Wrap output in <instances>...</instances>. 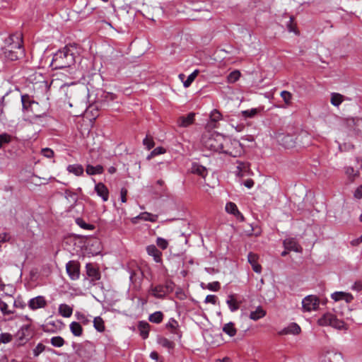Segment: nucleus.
I'll list each match as a JSON object with an SVG mask.
<instances>
[{
	"label": "nucleus",
	"instance_id": "obj_64",
	"mask_svg": "<svg viewBox=\"0 0 362 362\" xmlns=\"http://www.w3.org/2000/svg\"><path fill=\"white\" fill-rule=\"evenodd\" d=\"M150 357L152 358V359H155V360H157L158 358V354L157 352L156 351H152L150 354Z\"/></svg>",
	"mask_w": 362,
	"mask_h": 362
},
{
	"label": "nucleus",
	"instance_id": "obj_40",
	"mask_svg": "<svg viewBox=\"0 0 362 362\" xmlns=\"http://www.w3.org/2000/svg\"><path fill=\"white\" fill-rule=\"evenodd\" d=\"M50 343L54 347H62L64 346L65 341L62 337L57 336L51 338Z\"/></svg>",
	"mask_w": 362,
	"mask_h": 362
},
{
	"label": "nucleus",
	"instance_id": "obj_19",
	"mask_svg": "<svg viewBox=\"0 0 362 362\" xmlns=\"http://www.w3.org/2000/svg\"><path fill=\"white\" fill-rule=\"evenodd\" d=\"M300 326L295 323H291L288 327H285L280 332L281 334H298L300 332Z\"/></svg>",
	"mask_w": 362,
	"mask_h": 362
},
{
	"label": "nucleus",
	"instance_id": "obj_26",
	"mask_svg": "<svg viewBox=\"0 0 362 362\" xmlns=\"http://www.w3.org/2000/svg\"><path fill=\"white\" fill-rule=\"evenodd\" d=\"M66 170L69 173H72L76 176L82 175L84 171L83 166L79 164L69 165Z\"/></svg>",
	"mask_w": 362,
	"mask_h": 362
},
{
	"label": "nucleus",
	"instance_id": "obj_56",
	"mask_svg": "<svg viewBox=\"0 0 362 362\" xmlns=\"http://www.w3.org/2000/svg\"><path fill=\"white\" fill-rule=\"evenodd\" d=\"M217 302V297L215 295H208L205 298V303L215 305Z\"/></svg>",
	"mask_w": 362,
	"mask_h": 362
},
{
	"label": "nucleus",
	"instance_id": "obj_48",
	"mask_svg": "<svg viewBox=\"0 0 362 362\" xmlns=\"http://www.w3.org/2000/svg\"><path fill=\"white\" fill-rule=\"evenodd\" d=\"M41 155L47 158H52L54 156V152L49 148H43L41 149Z\"/></svg>",
	"mask_w": 362,
	"mask_h": 362
},
{
	"label": "nucleus",
	"instance_id": "obj_27",
	"mask_svg": "<svg viewBox=\"0 0 362 362\" xmlns=\"http://www.w3.org/2000/svg\"><path fill=\"white\" fill-rule=\"evenodd\" d=\"M192 172L204 177L207 174V170L205 167L198 164L193 163L192 166Z\"/></svg>",
	"mask_w": 362,
	"mask_h": 362
},
{
	"label": "nucleus",
	"instance_id": "obj_50",
	"mask_svg": "<svg viewBox=\"0 0 362 362\" xmlns=\"http://www.w3.org/2000/svg\"><path fill=\"white\" fill-rule=\"evenodd\" d=\"M156 244L162 250H165L168 246V242L163 238H158Z\"/></svg>",
	"mask_w": 362,
	"mask_h": 362
},
{
	"label": "nucleus",
	"instance_id": "obj_34",
	"mask_svg": "<svg viewBox=\"0 0 362 362\" xmlns=\"http://www.w3.org/2000/svg\"><path fill=\"white\" fill-rule=\"evenodd\" d=\"M163 313L160 311H156L151 314L148 317V320L151 322L159 324L163 321Z\"/></svg>",
	"mask_w": 362,
	"mask_h": 362
},
{
	"label": "nucleus",
	"instance_id": "obj_63",
	"mask_svg": "<svg viewBox=\"0 0 362 362\" xmlns=\"http://www.w3.org/2000/svg\"><path fill=\"white\" fill-rule=\"evenodd\" d=\"M8 305L6 303H3L1 305V310L4 314H8L10 313V311L7 310Z\"/></svg>",
	"mask_w": 362,
	"mask_h": 362
},
{
	"label": "nucleus",
	"instance_id": "obj_12",
	"mask_svg": "<svg viewBox=\"0 0 362 362\" xmlns=\"http://www.w3.org/2000/svg\"><path fill=\"white\" fill-rule=\"evenodd\" d=\"M95 191L98 196L101 197L103 202H107L109 199V190L103 182H98L95 185Z\"/></svg>",
	"mask_w": 362,
	"mask_h": 362
},
{
	"label": "nucleus",
	"instance_id": "obj_29",
	"mask_svg": "<svg viewBox=\"0 0 362 362\" xmlns=\"http://www.w3.org/2000/svg\"><path fill=\"white\" fill-rule=\"evenodd\" d=\"M223 332L230 337H234L237 333V329L235 327L234 323L230 322L224 325Z\"/></svg>",
	"mask_w": 362,
	"mask_h": 362
},
{
	"label": "nucleus",
	"instance_id": "obj_6",
	"mask_svg": "<svg viewBox=\"0 0 362 362\" xmlns=\"http://www.w3.org/2000/svg\"><path fill=\"white\" fill-rule=\"evenodd\" d=\"M76 354L83 358H88L91 355L93 345L91 342L86 341L83 344H73Z\"/></svg>",
	"mask_w": 362,
	"mask_h": 362
},
{
	"label": "nucleus",
	"instance_id": "obj_41",
	"mask_svg": "<svg viewBox=\"0 0 362 362\" xmlns=\"http://www.w3.org/2000/svg\"><path fill=\"white\" fill-rule=\"evenodd\" d=\"M12 140V136L7 134L3 133L0 134V148H1L5 144H9Z\"/></svg>",
	"mask_w": 362,
	"mask_h": 362
},
{
	"label": "nucleus",
	"instance_id": "obj_42",
	"mask_svg": "<svg viewBox=\"0 0 362 362\" xmlns=\"http://www.w3.org/2000/svg\"><path fill=\"white\" fill-rule=\"evenodd\" d=\"M259 112V110L257 108H252L250 110H246L241 112V115L245 118H252L254 117Z\"/></svg>",
	"mask_w": 362,
	"mask_h": 362
},
{
	"label": "nucleus",
	"instance_id": "obj_25",
	"mask_svg": "<svg viewBox=\"0 0 362 362\" xmlns=\"http://www.w3.org/2000/svg\"><path fill=\"white\" fill-rule=\"evenodd\" d=\"M104 168L101 165H97L95 166L91 165H87L86 172L89 175H100L103 173Z\"/></svg>",
	"mask_w": 362,
	"mask_h": 362
},
{
	"label": "nucleus",
	"instance_id": "obj_37",
	"mask_svg": "<svg viewBox=\"0 0 362 362\" xmlns=\"http://www.w3.org/2000/svg\"><path fill=\"white\" fill-rule=\"evenodd\" d=\"M158 344L169 350L173 349L175 346L174 342L170 341L165 337H160L158 339Z\"/></svg>",
	"mask_w": 362,
	"mask_h": 362
},
{
	"label": "nucleus",
	"instance_id": "obj_8",
	"mask_svg": "<svg viewBox=\"0 0 362 362\" xmlns=\"http://www.w3.org/2000/svg\"><path fill=\"white\" fill-rule=\"evenodd\" d=\"M66 270L71 280H77L80 276V266L77 262L69 261L66 264Z\"/></svg>",
	"mask_w": 362,
	"mask_h": 362
},
{
	"label": "nucleus",
	"instance_id": "obj_7",
	"mask_svg": "<svg viewBox=\"0 0 362 362\" xmlns=\"http://www.w3.org/2000/svg\"><path fill=\"white\" fill-rule=\"evenodd\" d=\"M302 306L303 310L306 312L316 310L319 306V300L315 296H308L303 299Z\"/></svg>",
	"mask_w": 362,
	"mask_h": 362
},
{
	"label": "nucleus",
	"instance_id": "obj_35",
	"mask_svg": "<svg viewBox=\"0 0 362 362\" xmlns=\"http://www.w3.org/2000/svg\"><path fill=\"white\" fill-rule=\"evenodd\" d=\"M281 144L287 148H292L294 146V141L291 136L285 135L281 139Z\"/></svg>",
	"mask_w": 362,
	"mask_h": 362
},
{
	"label": "nucleus",
	"instance_id": "obj_24",
	"mask_svg": "<svg viewBox=\"0 0 362 362\" xmlns=\"http://www.w3.org/2000/svg\"><path fill=\"white\" fill-rule=\"evenodd\" d=\"M58 310L59 315L64 317H69L73 313V308L65 303L60 304Z\"/></svg>",
	"mask_w": 362,
	"mask_h": 362
},
{
	"label": "nucleus",
	"instance_id": "obj_54",
	"mask_svg": "<svg viewBox=\"0 0 362 362\" xmlns=\"http://www.w3.org/2000/svg\"><path fill=\"white\" fill-rule=\"evenodd\" d=\"M207 288L213 291H217L220 288V284L218 281L209 283L207 285Z\"/></svg>",
	"mask_w": 362,
	"mask_h": 362
},
{
	"label": "nucleus",
	"instance_id": "obj_62",
	"mask_svg": "<svg viewBox=\"0 0 362 362\" xmlns=\"http://www.w3.org/2000/svg\"><path fill=\"white\" fill-rule=\"evenodd\" d=\"M254 184L255 182L252 179H247L244 182V185L248 189L252 188L254 186Z\"/></svg>",
	"mask_w": 362,
	"mask_h": 362
},
{
	"label": "nucleus",
	"instance_id": "obj_21",
	"mask_svg": "<svg viewBox=\"0 0 362 362\" xmlns=\"http://www.w3.org/2000/svg\"><path fill=\"white\" fill-rule=\"evenodd\" d=\"M284 245L286 250H293L295 252L301 251V247L293 238H286L284 241Z\"/></svg>",
	"mask_w": 362,
	"mask_h": 362
},
{
	"label": "nucleus",
	"instance_id": "obj_1",
	"mask_svg": "<svg viewBox=\"0 0 362 362\" xmlns=\"http://www.w3.org/2000/svg\"><path fill=\"white\" fill-rule=\"evenodd\" d=\"M6 47L4 52L6 59L15 61L23 57L25 54L23 47V36L20 33L11 35L6 40Z\"/></svg>",
	"mask_w": 362,
	"mask_h": 362
},
{
	"label": "nucleus",
	"instance_id": "obj_55",
	"mask_svg": "<svg viewBox=\"0 0 362 362\" xmlns=\"http://www.w3.org/2000/svg\"><path fill=\"white\" fill-rule=\"evenodd\" d=\"M238 168V175L240 176H243V171H245L247 168H248V165L247 164L240 163H239Z\"/></svg>",
	"mask_w": 362,
	"mask_h": 362
},
{
	"label": "nucleus",
	"instance_id": "obj_10",
	"mask_svg": "<svg viewBox=\"0 0 362 362\" xmlns=\"http://www.w3.org/2000/svg\"><path fill=\"white\" fill-rule=\"evenodd\" d=\"M47 305V300L43 296H37L30 298L28 302V306L31 310L45 308Z\"/></svg>",
	"mask_w": 362,
	"mask_h": 362
},
{
	"label": "nucleus",
	"instance_id": "obj_18",
	"mask_svg": "<svg viewBox=\"0 0 362 362\" xmlns=\"http://www.w3.org/2000/svg\"><path fill=\"white\" fill-rule=\"evenodd\" d=\"M241 302H238L235 295L230 294L228 296L226 300V304L228 305L230 312H235L240 308V304Z\"/></svg>",
	"mask_w": 362,
	"mask_h": 362
},
{
	"label": "nucleus",
	"instance_id": "obj_32",
	"mask_svg": "<svg viewBox=\"0 0 362 362\" xmlns=\"http://www.w3.org/2000/svg\"><path fill=\"white\" fill-rule=\"evenodd\" d=\"M344 101V95L337 93H332L331 94V104L334 106L338 107L339 105L342 103Z\"/></svg>",
	"mask_w": 362,
	"mask_h": 362
},
{
	"label": "nucleus",
	"instance_id": "obj_44",
	"mask_svg": "<svg viewBox=\"0 0 362 362\" xmlns=\"http://www.w3.org/2000/svg\"><path fill=\"white\" fill-rule=\"evenodd\" d=\"M281 97L282 98L283 100L287 105H291L293 97L292 94L290 92L286 90L281 91Z\"/></svg>",
	"mask_w": 362,
	"mask_h": 362
},
{
	"label": "nucleus",
	"instance_id": "obj_51",
	"mask_svg": "<svg viewBox=\"0 0 362 362\" xmlns=\"http://www.w3.org/2000/svg\"><path fill=\"white\" fill-rule=\"evenodd\" d=\"M75 315L76 319L81 322L82 323H83L84 325H86L89 322V320L88 319L87 316L85 314L80 312H76Z\"/></svg>",
	"mask_w": 362,
	"mask_h": 362
},
{
	"label": "nucleus",
	"instance_id": "obj_15",
	"mask_svg": "<svg viewBox=\"0 0 362 362\" xmlns=\"http://www.w3.org/2000/svg\"><path fill=\"white\" fill-rule=\"evenodd\" d=\"M146 252L148 255L153 257L156 262L159 263L162 261V252L154 245L147 246Z\"/></svg>",
	"mask_w": 362,
	"mask_h": 362
},
{
	"label": "nucleus",
	"instance_id": "obj_33",
	"mask_svg": "<svg viewBox=\"0 0 362 362\" xmlns=\"http://www.w3.org/2000/svg\"><path fill=\"white\" fill-rule=\"evenodd\" d=\"M138 218L150 222H156L158 219V216L156 214H152L148 212H143L141 213L138 216Z\"/></svg>",
	"mask_w": 362,
	"mask_h": 362
},
{
	"label": "nucleus",
	"instance_id": "obj_58",
	"mask_svg": "<svg viewBox=\"0 0 362 362\" xmlns=\"http://www.w3.org/2000/svg\"><path fill=\"white\" fill-rule=\"evenodd\" d=\"M61 90L64 91L66 95L68 93L71 95L73 93V89L71 88V86L66 84H64L61 86Z\"/></svg>",
	"mask_w": 362,
	"mask_h": 362
},
{
	"label": "nucleus",
	"instance_id": "obj_38",
	"mask_svg": "<svg viewBox=\"0 0 362 362\" xmlns=\"http://www.w3.org/2000/svg\"><path fill=\"white\" fill-rule=\"evenodd\" d=\"M93 326L95 329L100 332L105 330L104 321L100 317H95L94 318Z\"/></svg>",
	"mask_w": 362,
	"mask_h": 362
},
{
	"label": "nucleus",
	"instance_id": "obj_39",
	"mask_svg": "<svg viewBox=\"0 0 362 362\" xmlns=\"http://www.w3.org/2000/svg\"><path fill=\"white\" fill-rule=\"evenodd\" d=\"M240 72L238 70H235L230 72L227 76V81L229 83H233L236 82L240 77Z\"/></svg>",
	"mask_w": 362,
	"mask_h": 362
},
{
	"label": "nucleus",
	"instance_id": "obj_43",
	"mask_svg": "<svg viewBox=\"0 0 362 362\" xmlns=\"http://www.w3.org/2000/svg\"><path fill=\"white\" fill-rule=\"evenodd\" d=\"M13 339V336L10 333L4 332L0 334V344H8Z\"/></svg>",
	"mask_w": 362,
	"mask_h": 362
},
{
	"label": "nucleus",
	"instance_id": "obj_3",
	"mask_svg": "<svg viewBox=\"0 0 362 362\" xmlns=\"http://www.w3.org/2000/svg\"><path fill=\"white\" fill-rule=\"evenodd\" d=\"M225 136L217 132L206 133L202 136V146L207 150L222 153Z\"/></svg>",
	"mask_w": 362,
	"mask_h": 362
},
{
	"label": "nucleus",
	"instance_id": "obj_14",
	"mask_svg": "<svg viewBox=\"0 0 362 362\" xmlns=\"http://www.w3.org/2000/svg\"><path fill=\"white\" fill-rule=\"evenodd\" d=\"M331 297L334 301L344 300L346 303H350L354 299L351 293L342 291L334 292Z\"/></svg>",
	"mask_w": 362,
	"mask_h": 362
},
{
	"label": "nucleus",
	"instance_id": "obj_60",
	"mask_svg": "<svg viewBox=\"0 0 362 362\" xmlns=\"http://www.w3.org/2000/svg\"><path fill=\"white\" fill-rule=\"evenodd\" d=\"M354 197L357 199L362 198V185L356 189Z\"/></svg>",
	"mask_w": 362,
	"mask_h": 362
},
{
	"label": "nucleus",
	"instance_id": "obj_20",
	"mask_svg": "<svg viewBox=\"0 0 362 362\" xmlns=\"http://www.w3.org/2000/svg\"><path fill=\"white\" fill-rule=\"evenodd\" d=\"M226 211L234 215L238 218H240L242 221L244 219L243 216L242 214L239 211L236 204L233 202H228L226 205Z\"/></svg>",
	"mask_w": 362,
	"mask_h": 362
},
{
	"label": "nucleus",
	"instance_id": "obj_28",
	"mask_svg": "<svg viewBox=\"0 0 362 362\" xmlns=\"http://www.w3.org/2000/svg\"><path fill=\"white\" fill-rule=\"evenodd\" d=\"M70 330L71 333L76 337H80L83 333V328L81 325L76 322H72L70 325Z\"/></svg>",
	"mask_w": 362,
	"mask_h": 362
},
{
	"label": "nucleus",
	"instance_id": "obj_59",
	"mask_svg": "<svg viewBox=\"0 0 362 362\" xmlns=\"http://www.w3.org/2000/svg\"><path fill=\"white\" fill-rule=\"evenodd\" d=\"M355 127L356 130L362 134V118L357 119Z\"/></svg>",
	"mask_w": 362,
	"mask_h": 362
},
{
	"label": "nucleus",
	"instance_id": "obj_36",
	"mask_svg": "<svg viewBox=\"0 0 362 362\" xmlns=\"http://www.w3.org/2000/svg\"><path fill=\"white\" fill-rule=\"evenodd\" d=\"M199 73V71L198 69H195L191 74L188 76L187 78L183 81V86L185 88L189 87L196 77L198 76Z\"/></svg>",
	"mask_w": 362,
	"mask_h": 362
},
{
	"label": "nucleus",
	"instance_id": "obj_22",
	"mask_svg": "<svg viewBox=\"0 0 362 362\" xmlns=\"http://www.w3.org/2000/svg\"><path fill=\"white\" fill-rule=\"evenodd\" d=\"M266 314V310H264L262 306H257L255 310L250 312L249 317L254 321H257L263 318Z\"/></svg>",
	"mask_w": 362,
	"mask_h": 362
},
{
	"label": "nucleus",
	"instance_id": "obj_9",
	"mask_svg": "<svg viewBox=\"0 0 362 362\" xmlns=\"http://www.w3.org/2000/svg\"><path fill=\"white\" fill-rule=\"evenodd\" d=\"M173 288L169 285H157L151 288V293L156 298H163Z\"/></svg>",
	"mask_w": 362,
	"mask_h": 362
},
{
	"label": "nucleus",
	"instance_id": "obj_23",
	"mask_svg": "<svg viewBox=\"0 0 362 362\" xmlns=\"http://www.w3.org/2000/svg\"><path fill=\"white\" fill-rule=\"evenodd\" d=\"M165 327L170 331L173 334L178 335L180 337L179 332V324L178 322L174 318H170L168 323L165 325Z\"/></svg>",
	"mask_w": 362,
	"mask_h": 362
},
{
	"label": "nucleus",
	"instance_id": "obj_57",
	"mask_svg": "<svg viewBox=\"0 0 362 362\" xmlns=\"http://www.w3.org/2000/svg\"><path fill=\"white\" fill-rule=\"evenodd\" d=\"M127 189L126 188H122L120 190V199L122 203L127 202Z\"/></svg>",
	"mask_w": 362,
	"mask_h": 362
},
{
	"label": "nucleus",
	"instance_id": "obj_4",
	"mask_svg": "<svg viewBox=\"0 0 362 362\" xmlns=\"http://www.w3.org/2000/svg\"><path fill=\"white\" fill-rule=\"evenodd\" d=\"M244 152L243 147L240 141L233 139L229 136H225L222 153L232 157L240 156Z\"/></svg>",
	"mask_w": 362,
	"mask_h": 362
},
{
	"label": "nucleus",
	"instance_id": "obj_46",
	"mask_svg": "<svg viewBox=\"0 0 362 362\" xmlns=\"http://www.w3.org/2000/svg\"><path fill=\"white\" fill-rule=\"evenodd\" d=\"M76 222L81 228L86 229V230H93L94 229V226L93 225L86 223L81 218L76 219Z\"/></svg>",
	"mask_w": 362,
	"mask_h": 362
},
{
	"label": "nucleus",
	"instance_id": "obj_45",
	"mask_svg": "<svg viewBox=\"0 0 362 362\" xmlns=\"http://www.w3.org/2000/svg\"><path fill=\"white\" fill-rule=\"evenodd\" d=\"M65 198L69 201L70 203H75L77 201V194L73 192H71L69 190H66L64 192Z\"/></svg>",
	"mask_w": 362,
	"mask_h": 362
},
{
	"label": "nucleus",
	"instance_id": "obj_53",
	"mask_svg": "<svg viewBox=\"0 0 362 362\" xmlns=\"http://www.w3.org/2000/svg\"><path fill=\"white\" fill-rule=\"evenodd\" d=\"M165 152V150L163 147H157L151 151V155L148 156V158L151 157H153V156L163 154Z\"/></svg>",
	"mask_w": 362,
	"mask_h": 362
},
{
	"label": "nucleus",
	"instance_id": "obj_5",
	"mask_svg": "<svg viewBox=\"0 0 362 362\" xmlns=\"http://www.w3.org/2000/svg\"><path fill=\"white\" fill-rule=\"evenodd\" d=\"M317 322L320 326H332L339 330L345 328V323L332 313L325 314L318 320Z\"/></svg>",
	"mask_w": 362,
	"mask_h": 362
},
{
	"label": "nucleus",
	"instance_id": "obj_13",
	"mask_svg": "<svg viewBox=\"0 0 362 362\" xmlns=\"http://www.w3.org/2000/svg\"><path fill=\"white\" fill-rule=\"evenodd\" d=\"M259 256L253 252H250L247 255L248 262L251 264L252 269L256 273H261L262 267L258 263Z\"/></svg>",
	"mask_w": 362,
	"mask_h": 362
},
{
	"label": "nucleus",
	"instance_id": "obj_11",
	"mask_svg": "<svg viewBox=\"0 0 362 362\" xmlns=\"http://www.w3.org/2000/svg\"><path fill=\"white\" fill-rule=\"evenodd\" d=\"M222 119V115L221 112L214 109L213 110L209 116V120L206 124V127L209 129H215L218 127V122Z\"/></svg>",
	"mask_w": 362,
	"mask_h": 362
},
{
	"label": "nucleus",
	"instance_id": "obj_49",
	"mask_svg": "<svg viewBox=\"0 0 362 362\" xmlns=\"http://www.w3.org/2000/svg\"><path fill=\"white\" fill-rule=\"evenodd\" d=\"M143 144L146 146L148 150H150L154 146V141L152 137L146 136V138L143 140Z\"/></svg>",
	"mask_w": 362,
	"mask_h": 362
},
{
	"label": "nucleus",
	"instance_id": "obj_61",
	"mask_svg": "<svg viewBox=\"0 0 362 362\" xmlns=\"http://www.w3.org/2000/svg\"><path fill=\"white\" fill-rule=\"evenodd\" d=\"M361 243H362V235L359 238L352 240L350 242V244L352 246H357Z\"/></svg>",
	"mask_w": 362,
	"mask_h": 362
},
{
	"label": "nucleus",
	"instance_id": "obj_17",
	"mask_svg": "<svg viewBox=\"0 0 362 362\" xmlns=\"http://www.w3.org/2000/svg\"><path fill=\"white\" fill-rule=\"evenodd\" d=\"M86 274L91 278L92 281H98L100 279L99 271L90 263L86 265Z\"/></svg>",
	"mask_w": 362,
	"mask_h": 362
},
{
	"label": "nucleus",
	"instance_id": "obj_47",
	"mask_svg": "<svg viewBox=\"0 0 362 362\" xmlns=\"http://www.w3.org/2000/svg\"><path fill=\"white\" fill-rule=\"evenodd\" d=\"M45 350V346L42 343H39L33 349V353L35 357H37L41 353Z\"/></svg>",
	"mask_w": 362,
	"mask_h": 362
},
{
	"label": "nucleus",
	"instance_id": "obj_52",
	"mask_svg": "<svg viewBox=\"0 0 362 362\" xmlns=\"http://www.w3.org/2000/svg\"><path fill=\"white\" fill-rule=\"evenodd\" d=\"M20 335V333L18 334ZM28 341V339L24 337L23 333L21 336H19L18 339L15 342V346L17 347L21 346L24 345Z\"/></svg>",
	"mask_w": 362,
	"mask_h": 362
},
{
	"label": "nucleus",
	"instance_id": "obj_30",
	"mask_svg": "<svg viewBox=\"0 0 362 362\" xmlns=\"http://www.w3.org/2000/svg\"><path fill=\"white\" fill-rule=\"evenodd\" d=\"M21 103L23 110L28 111L32 104L35 103V101L33 100L28 95L25 94L21 96Z\"/></svg>",
	"mask_w": 362,
	"mask_h": 362
},
{
	"label": "nucleus",
	"instance_id": "obj_16",
	"mask_svg": "<svg viewBox=\"0 0 362 362\" xmlns=\"http://www.w3.org/2000/svg\"><path fill=\"white\" fill-rule=\"evenodd\" d=\"M194 113H189L187 116H182L177 119V124L182 127H187L192 124L194 120Z\"/></svg>",
	"mask_w": 362,
	"mask_h": 362
},
{
	"label": "nucleus",
	"instance_id": "obj_2",
	"mask_svg": "<svg viewBox=\"0 0 362 362\" xmlns=\"http://www.w3.org/2000/svg\"><path fill=\"white\" fill-rule=\"evenodd\" d=\"M75 62L74 53L69 47L66 46L54 54L51 66L54 69H62L74 65Z\"/></svg>",
	"mask_w": 362,
	"mask_h": 362
},
{
	"label": "nucleus",
	"instance_id": "obj_31",
	"mask_svg": "<svg viewBox=\"0 0 362 362\" xmlns=\"http://www.w3.org/2000/svg\"><path fill=\"white\" fill-rule=\"evenodd\" d=\"M139 329L140 334L143 339H146L148 337L149 325L146 322H140L139 325Z\"/></svg>",
	"mask_w": 362,
	"mask_h": 362
}]
</instances>
